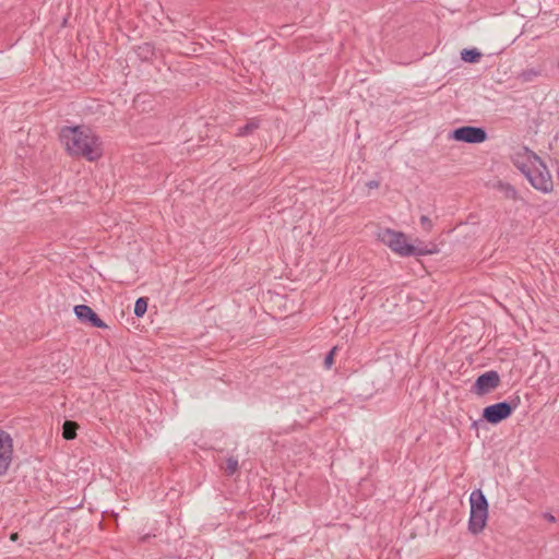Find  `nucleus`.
I'll return each instance as SVG.
<instances>
[{
	"instance_id": "f257e3e1",
	"label": "nucleus",
	"mask_w": 559,
	"mask_h": 559,
	"mask_svg": "<svg viewBox=\"0 0 559 559\" xmlns=\"http://www.w3.org/2000/svg\"><path fill=\"white\" fill-rule=\"evenodd\" d=\"M59 136L71 156L83 157L88 162L98 160L103 156L102 141L88 127H64Z\"/></svg>"
},
{
	"instance_id": "f03ea898",
	"label": "nucleus",
	"mask_w": 559,
	"mask_h": 559,
	"mask_svg": "<svg viewBox=\"0 0 559 559\" xmlns=\"http://www.w3.org/2000/svg\"><path fill=\"white\" fill-rule=\"evenodd\" d=\"M521 399L519 395L512 396L508 401L498 402L484 407L481 419L488 424L497 425L502 420L509 418L512 413L519 407Z\"/></svg>"
},
{
	"instance_id": "7ed1b4c3",
	"label": "nucleus",
	"mask_w": 559,
	"mask_h": 559,
	"mask_svg": "<svg viewBox=\"0 0 559 559\" xmlns=\"http://www.w3.org/2000/svg\"><path fill=\"white\" fill-rule=\"evenodd\" d=\"M534 165L528 182L532 187L543 193H550L554 190V181L546 163L533 151H530Z\"/></svg>"
},
{
	"instance_id": "20e7f679",
	"label": "nucleus",
	"mask_w": 559,
	"mask_h": 559,
	"mask_svg": "<svg viewBox=\"0 0 559 559\" xmlns=\"http://www.w3.org/2000/svg\"><path fill=\"white\" fill-rule=\"evenodd\" d=\"M381 240L395 253L401 257H411L415 253L414 245L407 242L406 235L390 228L381 234Z\"/></svg>"
},
{
	"instance_id": "39448f33",
	"label": "nucleus",
	"mask_w": 559,
	"mask_h": 559,
	"mask_svg": "<svg viewBox=\"0 0 559 559\" xmlns=\"http://www.w3.org/2000/svg\"><path fill=\"white\" fill-rule=\"evenodd\" d=\"M450 138L457 142L478 144L486 141L487 132L481 127L463 126L454 129Z\"/></svg>"
},
{
	"instance_id": "423d86ee",
	"label": "nucleus",
	"mask_w": 559,
	"mask_h": 559,
	"mask_svg": "<svg viewBox=\"0 0 559 559\" xmlns=\"http://www.w3.org/2000/svg\"><path fill=\"white\" fill-rule=\"evenodd\" d=\"M500 383V374L496 370H489L477 377L471 392L478 396H484L496 390Z\"/></svg>"
},
{
	"instance_id": "0eeeda50",
	"label": "nucleus",
	"mask_w": 559,
	"mask_h": 559,
	"mask_svg": "<svg viewBox=\"0 0 559 559\" xmlns=\"http://www.w3.org/2000/svg\"><path fill=\"white\" fill-rule=\"evenodd\" d=\"M12 453L13 440L10 433L0 430V475L7 473L12 461Z\"/></svg>"
},
{
	"instance_id": "6e6552de",
	"label": "nucleus",
	"mask_w": 559,
	"mask_h": 559,
	"mask_svg": "<svg viewBox=\"0 0 559 559\" xmlns=\"http://www.w3.org/2000/svg\"><path fill=\"white\" fill-rule=\"evenodd\" d=\"M74 313L76 318L84 324L99 329L108 328V325L98 317V314L87 305L75 306Z\"/></svg>"
},
{
	"instance_id": "1a4fd4ad",
	"label": "nucleus",
	"mask_w": 559,
	"mask_h": 559,
	"mask_svg": "<svg viewBox=\"0 0 559 559\" xmlns=\"http://www.w3.org/2000/svg\"><path fill=\"white\" fill-rule=\"evenodd\" d=\"M471 512L488 515V501L480 489H475L469 496Z\"/></svg>"
},
{
	"instance_id": "9d476101",
	"label": "nucleus",
	"mask_w": 559,
	"mask_h": 559,
	"mask_svg": "<svg viewBox=\"0 0 559 559\" xmlns=\"http://www.w3.org/2000/svg\"><path fill=\"white\" fill-rule=\"evenodd\" d=\"M488 515H484L480 513L469 512V519H468V531L477 535L479 534L487 522Z\"/></svg>"
},
{
	"instance_id": "9b49d317",
	"label": "nucleus",
	"mask_w": 559,
	"mask_h": 559,
	"mask_svg": "<svg viewBox=\"0 0 559 559\" xmlns=\"http://www.w3.org/2000/svg\"><path fill=\"white\" fill-rule=\"evenodd\" d=\"M135 52L141 60L147 61L154 57L155 48L151 43H143L136 46Z\"/></svg>"
},
{
	"instance_id": "f8f14e48",
	"label": "nucleus",
	"mask_w": 559,
	"mask_h": 559,
	"mask_svg": "<svg viewBox=\"0 0 559 559\" xmlns=\"http://www.w3.org/2000/svg\"><path fill=\"white\" fill-rule=\"evenodd\" d=\"M415 253L412 257H421L428 254H435L438 252L437 245L429 243L425 245L423 241H419L418 245H414Z\"/></svg>"
},
{
	"instance_id": "ddd939ff",
	"label": "nucleus",
	"mask_w": 559,
	"mask_h": 559,
	"mask_svg": "<svg viewBox=\"0 0 559 559\" xmlns=\"http://www.w3.org/2000/svg\"><path fill=\"white\" fill-rule=\"evenodd\" d=\"M481 52L477 48H465L461 51V59L467 63H477L481 59Z\"/></svg>"
},
{
	"instance_id": "4468645a",
	"label": "nucleus",
	"mask_w": 559,
	"mask_h": 559,
	"mask_svg": "<svg viewBox=\"0 0 559 559\" xmlns=\"http://www.w3.org/2000/svg\"><path fill=\"white\" fill-rule=\"evenodd\" d=\"M260 127V120L257 118L250 119L245 126L238 128L237 136H247L252 134Z\"/></svg>"
},
{
	"instance_id": "2eb2a0df",
	"label": "nucleus",
	"mask_w": 559,
	"mask_h": 559,
	"mask_svg": "<svg viewBox=\"0 0 559 559\" xmlns=\"http://www.w3.org/2000/svg\"><path fill=\"white\" fill-rule=\"evenodd\" d=\"M79 425L73 420H66L62 425V437L66 440H73L76 437Z\"/></svg>"
},
{
	"instance_id": "dca6fc26",
	"label": "nucleus",
	"mask_w": 559,
	"mask_h": 559,
	"mask_svg": "<svg viewBox=\"0 0 559 559\" xmlns=\"http://www.w3.org/2000/svg\"><path fill=\"white\" fill-rule=\"evenodd\" d=\"M497 189L500 190L507 199H510V200L518 199L516 189L509 182L498 181Z\"/></svg>"
},
{
	"instance_id": "f3484780",
	"label": "nucleus",
	"mask_w": 559,
	"mask_h": 559,
	"mask_svg": "<svg viewBox=\"0 0 559 559\" xmlns=\"http://www.w3.org/2000/svg\"><path fill=\"white\" fill-rule=\"evenodd\" d=\"M540 75H542L540 69L531 68V69L522 70L519 73V79L524 83H528V82H533L535 79H537Z\"/></svg>"
},
{
	"instance_id": "a211bd4d",
	"label": "nucleus",
	"mask_w": 559,
	"mask_h": 559,
	"mask_svg": "<svg viewBox=\"0 0 559 559\" xmlns=\"http://www.w3.org/2000/svg\"><path fill=\"white\" fill-rule=\"evenodd\" d=\"M148 298L140 297L135 300L133 313L136 318H142L147 311Z\"/></svg>"
},
{
	"instance_id": "6ab92c4d",
	"label": "nucleus",
	"mask_w": 559,
	"mask_h": 559,
	"mask_svg": "<svg viewBox=\"0 0 559 559\" xmlns=\"http://www.w3.org/2000/svg\"><path fill=\"white\" fill-rule=\"evenodd\" d=\"M238 460L230 456L226 460L224 471L226 475L231 476L238 471Z\"/></svg>"
},
{
	"instance_id": "aec40b11",
	"label": "nucleus",
	"mask_w": 559,
	"mask_h": 559,
	"mask_svg": "<svg viewBox=\"0 0 559 559\" xmlns=\"http://www.w3.org/2000/svg\"><path fill=\"white\" fill-rule=\"evenodd\" d=\"M336 349H337V347H333V348H332V349L326 354V356H325V358H324V362H323V364H324V367H325L326 369H330V368L333 366V364H334V356H335Z\"/></svg>"
},
{
	"instance_id": "412c9836",
	"label": "nucleus",
	"mask_w": 559,
	"mask_h": 559,
	"mask_svg": "<svg viewBox=\"0 0 559 559\" xmlns=\"http://www.w3.org/2000/svg\"><path fill=\"white\" fill-rule=\"evenodd\" d=\"M420 225L421 227L426 230V231H430L432 229V222L431 219L426 216V215H421L420 217Z\"/></svg>"
},
{
	"instance_id": "4be33fe9",
	"label": "nucleus",
	"mask_w": 559,
	"mask_h": 559,
	"mask_svg": "<svg viewBox=\"0 0 559 559\" xmlns=\"http://www.w3.org/2000/svg\"><path fill=\"white\" fill-rule=\"evenodd\" d=\"M516 167L519 168V170L526 177V179L528 180V176H531L532 174V170H533V167L526 165V164H521V165H516Z\"/></svg>"
},
{
	"instance_id": "5701e85b",
	"label": "nucleus",
	"mask_w": 559,
	"mask_h": 559,
	"mask_svg": "<svg viewBox=\"0 0 559 559\" xmlns=\"http://www.w3.org/2000/svg\"><path fill=\"white\" fill-rule=\"evenodd\" d=\"M379 181L377 180H370L366 183V186L369 188V189H376L379 187Z\"/></svg>"
},
{
	"instance_id": "b1692460",
	"label": "nucleus",
	"mask_w": 559,
	"mask_h": 559,
	"mask_svg": "<svg viewBox=\"0 0 559 559\" xmlns=\"http://www.w3.org/2000/svg\"><path fill=\"white\" fill-rule=\"evenodd\" d=\"M544 518H545L548 522H550V523H555V522H556V518H555L551 513H548V512H547V513H545V514H544Z\"/></svg>"
},
{
	"instance_id": "393cba45",
	"label": "nucleus",
	"mask_w": 559,
	"mask_h": 559,
	"mask_svg": "<svg viewBox=\"0 0 559 559\" xmlns=\"http://www.w3.org/2000/svg\"><path fill=\"white\" fill-rule=\"evenodd\" d=\"M10 539H11L12 542H16V540L19 539V534H17V533H11V535H10Z\"/></svg>"
},
{
	"instance_id": "a878e982",
	"label": "nucleus",
	"mask_w": 559,
	"mask_h": 559,
	"mask_svg": "<svg viewBox=\"0 0 559 559\" xmlns=\"http://www.w3.org/2000/svg\"><path fill=\"white\" fill-rule=\"evenodd\" d=\"M558 67H559V62H558Z\"/></svg>"
}]
</instances>
